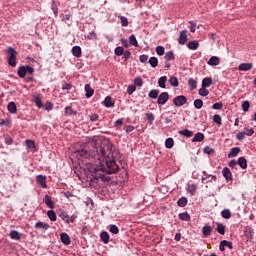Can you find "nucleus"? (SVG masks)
<instances>
[{
	"mask_svg": "<svg viewBox=\"0 0 256 256\" xmlns=\"http://www.w3.org/2000/svg\"><path fill=\"white\" fill-rule=\"evenodd\" d=\"M111 149L113 146L109 142H96L92 150L82 148L74 151L78 161L88 159L89 163L94 165L90 169V185L98 184L100 181L109 183L111 181L110 175H115L119 171V165H117Z\"/></svg>",
	"mask_w": 256,
	"mask_h": 256,
	"instance_id": "f257e3e1",
	"label": "nucleus"
},
{
	"mask_svg": "<svg viewBox=\"0 0 256 256\" xmlns=\"http://www.w3.org/2000/svg\"><path fill=\"white\" fill-rule=\"evenodd\" d=\"M172 103L175 105V107H183V105H187V98L185 95L176 96L172 100Z\"/></svg>",
	"mask_w": 256,
	"mask_h": 256,
	"instance_id": "f03ea898",
	"label": "nucleus"
},
{
	"mask_svg": "<svg viewBox=\"0 0 256 256\" xmlns=\"http://www.w3.org/2000/svg\"><path fill=\"white\" fill-rule=\"evenodd\" d=\"M222 175L227 183L233 181V173L231 172V169H229V167H224L222 169Z\"/></svg>",
	"mask_w": 256,
	"mask_h": 256,
	"instance_id": "7ed1b4c3",
	"label": "nucleus"
},
{
	"mask_svg": "<svg viewBox=\"0 0 256 256\" xmlns=\"http://www.w3.org/2000/svg\"><path fill=\"white\" fill-rule=\"evenodd\" d=\"M36 183L42 187V189H47V176L39 174L36 176Z\"/></svg>",
	"mask_w": 256,
	"mask_h": 256,
	"instance_id": "20e7f679",
	"label": "nucleus"
},
{
	"mask_svg": "<svg viewBox=\"0 0 256 256\" xmlns=\"http://www.w3.org/2000/svg\"><path fill=\"white\" fill-rule=\"evenodd\" d=\"M169 101V93L168 92H162L157 99L158 105H165Z\"/></svg>",
	"mask_w": 256,
	"mask_h": 256,
	"instance_id": "39448f33",
	"label": "nucleus"
},
{
	"mask_svg": "<svg viewBox=\"0 0 256 256\" xmlns=\"http://www.w3.org/2000/svg\"><path fill=\"white\" fill-rule=\"evenodd\" d=\"M202 183H211V181H217V176L213 174H207L206 171H203Z\"/></svg>",
	"mask_w": 256,
	"mask_h": 256,
	"instance_id": "423d86ee",
	"label": "nucleus"
},
{
	"mask_svg": "<svg viewBox=\"0 0 256 256\" xmlns=\"http://www.w3.org/2000/svg\"><path fill=\"white\" fill-rule=\"evenodd\" d=\"M188 39L189 38L187 37V30H182L180 32V36H179V39H178L179 45H185V43H187Z\"/></svg>",
	"mask_w": 256,
	"mask_h": 256,
	"instance_id": "0eeeda50",
	"label": "nucleus"
},
{
	"mask_svg": "<svg viewBox=\"0 0 256 256\" xmlns=\"http://www.w3.org/2000/svg\"><path fill=\"white\" fill-rule=\"evenodd\" d=\"M103 105L107 109H111V107H115V101H113V98L111 96H106L103 101Z\"/></svg>",
	"mask_w": 256,
	"mask_h": 256,
	"instance_id": "6e6552de",
	"label": "nucleus"
},
{
	"mask_svg": "<svg viewBox=\"0 0 256 256\" xmlns=\"http://www.w3.org/2000/svg\"><path fill=\"white\" fill-rule=\"evenodd\" d=\"M44 203L50 209H55V202H53V199L51 198V196L49 194H46L44 196Z\"/></svg>",
	"mask_w": 256,
	"mask_h": 256,
	"instance_id": "1a4fd4ad",
	"label": "nucleus"
},
{
	"mask_svg": "<svg viewBox=\"0 0 256 256\" xmlns=\"http://www.w3.org/2000/svg\"><path fill=\"white\" fill-rule=\"evenodd\" d=\"M84 90L86 92L85 97L87 99H91V96L94 95V93H95V90L93 88H91V84H85Z\"/></svg>",
	"mask_w": 256,
	"mask_h": 256,
	"instance_id": "9d476101",
	"label": "nucleus"
},
{
	"mask_svg": "<svg viewBox=\"0 0 256 256\" xmlns=\"http://www.w3.org/2000/svg\"><path fill=\"white\" fill-rule=\"evenodd\" d=\"M207 63L210 65V67H217V65L221 63V59L217 56H212Z\"/></svg>",
	"mask_w": 256,
	"mask_h": 256,
	"instance_id": "9b49d317",
	"label": "nucleus"
},
{
	"mask_svg": "<svg viewBox=\"0 0 256 256\" xmlns=\"http://www.w3.org/2000/svg\"><path fill=\"white\" fill-rule=\"evenodd\" d=\"M204 139H205V134L201 132H197L192 138V143H201V141H204Z\"/></svg>",
	"mask_w": 256,
	"mask_h": 256,
	"instance_id": "f8f14e48",
	"label": "nucleus"
},
{
	"mask_svg": "<svg viewBox=\"0 0 256 256\" xmlns=\"http://www.w3.org/2000/svg\"><path fill=\"white\" fill-rule=\"evenodd\" d=\"M253 69V63H241L238 66L239 71H251Z\"/></svg>",
	"mask_w": 256,
	"mask_h": 256,
	"instance_id": "ddd939ff",
	"label": "nucleus"
},
{
	"mask_svg": "<svg viewBox=\"0 0 256 256\" xmlns=\"http://www.w3.org/2000/svg\"><path fill=\"white\" fill-rule=\"evenodd\" d=\"M211 233H213V227H211L210 225L203 226L202 235H204V237H209Z\"/></svg>",
	"mask_w": 256,
	"mask_h": 256,
	"instance_id": "4468645a",
	"label": "nucleus"
},
{
	"mask_svg": "<svg viewBox=\"0 0 256 256\" xmlns=\"http://www.w3.org/2000/svg\"><path fill=\"white\" fill-rule=\"evenodd\" d=\"M100 239H101L102 243H104L105 245L109 244V241H110L109 232H107V231L101 232Z\"/></svg>",
	"mask_w": 256,
	"mask_h": 256,
	"instance_id": "2eb2a0df",
	"label": "nucleus"
},
{
	"mask_svg": "<svg viewBox=\"0 0 256 256\" xmlns=\"http://www.w3.org/2000/svg\"><path fill=\"white\" fill-rule=\"evenodd\" d=\"M34 227L36 229H42L43 231H47L50 226H49V224H47L45 222L38 221L35 223Z\"/></svg>",
	"mask_w": 256,
	"mask_h": 256,
	"instance_id": "dca6fc26",
	"label": "nucleus"
},
{
	"mask_svg": "<svg viewBox=\"0 0 256 256\" xmlns=\"http://www.w3.org/2000/svg\"><path fill=\"white\" fill-rule=\"evenodd\" d=\"M60 239H61V242L64 244V245H71V238L69 237V234L67 233H62L60 235Z\"/></svg>",
	"mask_w": 256,
	"mask_h": 256,
	"instance_id": "f3484780",
	"label": "nucleus"
},
{
	"mask_svg": "<svg viewBox=\"0 0 256 256\" xmlns=\"http://www.w3.org/2000/svg\"><path fill=\"white\" fill-rule=\"evenodd\" d=\"M211 85H213V78L212 77H206L202 80L201 86L203 88L207 89V87H211Z\"/></svg>",
	"mask_w": 256,
	"mask_h": 256,
	"instance_id": "a211bd4d",
	"label": "nucleus"
},
{
	"mask_svg": "<svg viewBox=\"0 0 256 256\" xmlns=\"http://www.w3.org/2000/svg\"><path fill=\"white\" fill-rule=\"evenodd\" d=\"M187 47L190 51H197V49H199V42L196 40L190 41L188 42Z\"/></svg>",
	"mask_w": 256,
	"mask_h": 256,
	"instance_id": "6ab92c4d",
	"label": "nucleus"
},
{
	"mask_svg": "<svg viewBox=\"0 0 256 256\" xmlns=\"http://www.w3.org/2000/svg\"><path fill=\"white\" fill-rule=\"evenodd\" d=\"M72 55L76 58L81 57L82 55V50L80 46H73L72 47Z\"/></svg>",
	"mask_w": 256,
	"mask_h": 256,
	"instance_id": "aec40b11",
	"label": "nucleus"
},
{
	"mask_svg": "<svg viewBox=\"0 0 256 256\" xmlns=\"http://www.w3.org/2000/svg\"><path fill=\"white\" fill-rule=\"evenodd\" d=\"M7 53L9 55L8 59H17V50H15V48H13L11 46L8 47Z\"/></svg>",
	"mask_w": 256,
	"mask_h": 256,
	"instance_id": "412c9836",
	"label": "nucleus"
},
{
	"mask_svg": "<svg viewBox=\"0 0 256 256\" xmlns=\"http://www.w3.org/2000/svg\"><path fill=\"white\" fill-rule=\"evenodd\" d=\"M7 109L9 113H12L13 115L17 113V105L15 104V102H9L7 105Z\"/></svg>",
	"mask_w": 256,
	"mask_h": 256,
	"instance_id": "4be33fe9",
	"label": "nucleus"
},
{
	"mask_svg": "<svg viewBox=\"0 0 256 256\" xmlns=\"http://www.w3.org/2000/svg\"><path fill=\"white\" fill-rule=\"evenodd\" d=\"M60 219L66 223V225H69V214L65 212V210H62L59 214Z\"/></svg>",
	"mask_w": 256,
	"mask_h": 256,
	"instance_id": "5701e85b",
	"label": "nucleus"
},
{
	"mask_svg": "<svg viewBox=\"0 0 256 256\" xmlns=\"http://www.w3.org/2000/svg\"><path fill=\"white\" fill-rule=\"evenodd\" d=\"M238 165L241 167V169H247V158L245 157H240L238 158Z\"/></svg>",
	"mask_w": 256,
	"mask_h": 256,
	"instance_id": "b1692460",
	"label": "nucleus"
},
{
	"mask_svg": "<svg viewBox=\"0 0 256 256\" xmlns=\"http://www.w3.org/2000/svg\"><path fill=\"white\" fill-rule=\"evenodd\" d=\"M10 237L14 240V241H20L21 240V234L19 233V231L17 230H12L10 232Z\"/></svg>",
	"mask_w": 256,
	"mask_h": 256,
	"instance_id": "393cba45",
	"label": "nucleus"
},
{
	"mask_svg": "<svg viewBox=\"0 0 256 256\" xmlns=\"http://www.w3.org/2000/svg\"><path fill=\"white\" fill-rule=\"evenodd\" d=\"M167 76H161L158 80V85L161 89H165L167 87Z\"/></svg>",
	"mask_w": 256,
	"mask_h": 256,
	"instance_id": "a878e982",
	"label": "nucleus"
},
{
	"mask_svg": "<svg viewBox=\"0 0 256 256\" xmlns=\"http://www.w3.org/2000/svg\"><path fill=\"white\" fill-rule=\"evenodd\" d=\"M241 152V148L239 147H234L231 149V151L228 153V157H237L239 153Z\"/></svg>",
	"mask_w": 256,
	"mask_h": 256,
	"instance_id": "bb28decb",
	"label": "nucleus"
},
{
	"mask_svg": "<svg viewBox=\"0 0 256 256\" xmlns=\"http://www.w3.org/2000/svg\"><path fill=\"white\" fill-rule=\"evenodd\" d=\"M181 221H191V215L188 212H182L178 215Z\"/></svg>",
	"mask_w": 256,
	"mask_h": 256,
	"instance_id": "cd10ccee",
	"label": "nucleus"
},
{
	"mask_svg": "<svg viewBox=\"0 0 256 256\" xmlns=\"http://www.w3.org/2000/svg\"><path fill=\"white\" fill-rule=\"evenodd\" d=\"M179 135H183L184 137H193V131L189 130V129H184V130H180L178 131Z\"/></svg>",
	"mask_w": 256,
	"mask_h": 256,
	"instance_id": "c85d7f7f",
	"label": "nucleus"
},
{
	"mask_svg": "<svg viewBox=\"0 0 256 256\" xmlns=\"http://www.w3.org/2000/svg\"><path fill=\"white\" fill-rule=\"evenodd\" d=\"M187 203H188V200H187V197H185V196H182V197L179 198V200L177 201L178 207H187Z\"/></svg>",
	"mask_w": 256,
	"mask_h": 256,
	"instance_id": "c756f323",
	"label": "nucleus"
},
{
	"mask_svg": "<svg viewBox=\"0 0 256 256\" xmlns=\"http://www.w3.org/2000/svg\"><path fill=\"white\" fill-rule=\"evenodd\" d=\"M188 85H189L190 91H194V89H197V81L193 78L188 79Z\"/></svg>",
	"mask_w": 256,
	"mask_h": 256,
	"instance_id": "7c9ffc66",
	"label": "nucleus"
},
{
	"mask_svg": "<svg viewBox=\"0 0 256 256\" xmlns=\"http://www.w3.org/2000/svg\"><path fill=\"white\" fill-rule=\"evenodd\" d=\"M18 76L20 77V79H25V76L27 75L26 71H25V66H20L17 70Z\"/></svg>",
	"mask_w": 256,
	"mask_h": 256,
	"instance_id": "2f4dec72",
	"label": "nucleus"
},
{
	"mask_svg": "<svg viewBox=\"0 0 256 256\" xmlns=\"http://www.w3.org/2000/svg\"><path fill=\"white\" fill-rule=\"evenodd\" d=\"M148 63L153 69H155V67L159 65V60L157 59V57H150Z\"/></svg>",
	"mask_w": 256,
	"mask_h": 256,
	"instance_id": "473e14b6",
	"label": "nucleus"
},
{
	"mask_svg": "<svg viewBox=\"0 0 256 256\" xmlns=\"http://www.w3.org/2000/svg\"><path fill=\"white\" fill-rule=\"evenodd\" d=\"M174 145H175V141L173 140V138H167L165 140V147H166V149H173Z\"/></svg>",
	"mask_w": 256,
	"mask_h": 256,
	"instance_id": "72a5a7b5",
	"label": "nucleus"
},
{
	"mask_svg": "<svg viewBox=\"0 0 256 256\" xmlns=\"http://www.w3.org/2000/svg\"><path fill=\"white\" fill-rule=\"evenodd\" d=\"M217 227H216V231L220 234V235H225V225H223V223H216Z\"/></svg>",
	"mask_w": 256,
	"mask_h": 256,
	"instance_id": "f704fd0d",
	"label": "nucleus"
},
{
	"mask_svg": "<svg viewBox=\"0 0 256 256\" xmlns=\"http://www.w3.org/2000/svg\"><path fill=\"white\" fill-rule=\"evenodd\" d=\"M169 83L171 87H179V79L175 76L170 77Z\"/></svg>",
	"mask_w": 256,
	"mask_h": 256,
	"instance_id": "c9c22d12",
	"label": "nucleus"
},
{
	"mask_svg": "<svg viewBox=\"0 0 256 256\" xmlns=\"http://www.w3.org/2000/svg\"><path fill=\"white\" fill-rule=\"evenodd\" d=\"M187 191H188V193H190V195H196V193H197V186L195 184H190L187 187Z\"/></svg>",
	"mask_w": 256,
	"mask_h": 256,
	"instance_id": "e433bc0d",
	"label": "nucleus"
},
{
	"mask_svg": "<svg viewBox=\"0 0 256 256\" xmlns=\"http://www.w3.org/2000/svg\"><path fill=\"white\" fill-rule=\"evenodd\" d=\"M164 59L166 61H174L175 60V53L173 51H168L165 56Z\"/></svg>",
	"mask_w": 256,
	"mask_h": 256,
	"instance_id": "4c0bfd02",
	"label": "nucleus"
},
{
	"mask_svg": "<svg viewBox=\"0 0 256 256\" xmlns=\"http://www.w3.org/2000/svg\"><path fill=\"white\" fill-rule=\"evenodd\" d=\"M47 216L50 221H57V214L54 212V210H48Z\"/></svg>",
	"mask_w": 256,
	"mask_h": 256,
	"instance_id": "58836bf2",
	"label": "nucleus"
},
{
	"mask_svg": "<svg viewBox=\"0 0 256 256\" xmlns=\"http://www.w3.org/2000/svg\"><path fill=\"white\" fill-rule=\"evenodd\" d=\"M129 41L130 45H133L134 47H139V42L137 41V37H135L134 34L130 35Z\"/></svg>",
	"mask_w": 256,
	"mask_h": 256,
	"instance_id": "ea45409f",
	"label": "nucleus"
},
{
	"mask_svg": "<svg viewBox=\"0 0 256 256\" xmlns=\"http://www.w3.org/2000/svg\"><path fill=\"white\" fill-rule=\"evenodd\" d=\"M51 9H52L55 17H57V15L59 14V8L57 7V2H55V0H52V2H51Z\"/></svg>",
	"mask_w": 256,
	"mask_h": 256,
	"instance_id": "a19ab883",
	"label": "nucleus"
},
{
	"mask_svg": "<svg viewBox=\"0 0 256 256\" xmlns=\"http://www.w3.org/2000/svg\"><path fill=\"white\" fill-rule=\"evenodd\" d=\"M221 215H222L223 219H231V210L224 209L221 211Z\"/></svg>",
	"mask_w": 256,
	"mask_h": 256,
	"instance_id": "79ce46f5",
	"label": "nucleus"
},
{
	"mask_svg": "<svg viewBox=\"0 0 256 256\" xmlns=\"http://www.w3.org/2000/svg\"><path fill=\"white\" fill-rule=\"evenodd\" d=\"M33 102L35 103L36 107H38V109L43 107V102L41 101L40 96H35Z\"/></svg>",
	"mask_w": 256,
	"mask_h": 256,
	"instance_id": "37998d69",
	"label": "nucleus"
},
{
	"mask_svg": "<svg viewBox=\"0 0 256 256\" xmlns=\"http://www.w3.org/2000/svg\"><path fill=\"white\" fill-rule=\"evenodd\" d=\"M148 97L150 99H157V97H159V90H155V89L151 90L148 94Z\"/></svg>",
	"mask_w": 256,
	"mask_h": 256,
	"instance_id": "c03bdc74",
	"label": "nucleus"
},
{
	"mask_svg": "<svg viewBox=\"0 0 256 256\" xmlns=\"http://www.w3.org/2000/svg\"><path fill=\"white\" fill-rule=\"evenodd\" d=\"M114 53L117 57H121L123 53H125V49H123L121 46H118L115 48Z\"/></svg>",
	"mask_w": 256,
	"mask_h": 256,
	"instance_id": "a18cd8bd",
	"label": "nucleus"
},
{
	"mask_svg": "<svg viewBox=\"0 0 256 256\" xmlns=\"http://www.w3.org/2000/svg\"><path fill=\"white\" fill-rule=\"evenodd\" d=\"M109 231L113 235H119V227H117V225H115V224L110 225V230Z\"/></svg>",
	"mask_w": 256,
	"mask_h": 256,
	"instance_id": "49530a36",
	"label": "nucleus"
},
{
	"mask_svg": "<svg viewBox=\"0 0 256 256\" xmlns=\"http://www.w3.org/2000/svg\"><path fill=\"white\" fill-rule=\"evenodd\" d=\"M203 153L206 155H213V153H215V149L211 148L210 146H205L203 148Z\"/></svg>",
	"mask_w": 256,
	"mask_h": 256,
	"instance_id": "de8ad7c7",
	"label": "nucleus"
},
{
	"mask_svg": "<svg viewBox=\"0 0 256 256\" xmlns=\"http://www.w3.org/2000/svg\"><path fill=\"white\" fill-rule=\"evenodd\" d=\"M194 107L195 109H203V100L201 99L194 100Z\"/></svg>",
	"mask_w": 256,
	"mask_h": 256,
	"instance_id": "09e8293b",
	"label": "nucleus"
},
{
	"mask_svg": "<svg viewBox=\"0 0 256 256\" xmlns=\"http://www.w3.org/2000/svg\"><path fill=\"white\" fill-rule=\"evenodd\" d=\"M198 95H200L201 97H207V95H209V90L202 87L198 90Z\"/></svg>",
	"mask_w": 256,
	"mask_h": 256,
	"instance_id": "8fccbe9b",
	"label": "nucleus"
},
{
	"mask_svg": "<svg viewBox=\"0 0 256 256\" xmlns=\"http://www.w3.org/2000/svg\"><path fill=\"white\" fill-rule=\"evenodd\" d=\"M121 21L122 27H127L129 25V20L125 16H118Z\"/></svg>",
	"mask_w": 256,
	"mask_h": 256,
	"instance_id": "3c124183",
	"label": "nucleus"
},
{
	"mask_svg": "<svg viewBox=\"0 0 256 256\" xmlns=\"http://www.w3.org/2000/svg\"><path fill=\"white\" fill-rule=\"evenodd\" d=\"M77 112L76 110H73V107L66 106L65 108V115H75Z\"/></svg>",
	"mask_w": 256,
	"mask_h": 256,
	"instance_id": "603ef678",
	"label": "nucleus"
},
{
	"mask_svg": "<svg viewBox=\"0 0 256 256\" xmlns=\"http://www.w3.org/2000/svg\"><path fill=\"white\" fill-rule=\"evenodd\" d=\"M213 121L214 123H216L217 125H223L222 119H221V115L219 114H215L213 116Z\"/></svg>",
	"mask_w": 256,
	"mask_h": 256,
	"instance_id": "864d4df0",
	"label": "nucleus"
},
{
	"mask_svg": "<svg viewBox=\"0 0 256 256\" xmlns=\"http://www.w3.org/2000/svg\"><path fill=\"white\" fill-rule=\"evenodd\" d=\"M146 117L149 125H153V122L155 121V115H153V113H146Z\"/></svg>",
	"mask_w": 256,
	"mask_h": 256,
	"instance_id": "5fc2aeb1",
	"label": "nucleus"
},
{
	"mask_svg": "<svg viewBox=\"0 0 256 256\" xmlns=\"http://www.w3.org/2000/svg\"><path fill=\"white\" fill-rule=\"evenodd\" d=\"M250 107H251V103H249V101L246 100L242 103V110L244 111V113H247Z\"/></svg>",
	"mask_w": 256,
	"mask_h": 256,
	"instance_id": "6e6d98bb",
	"label": "nucleus"
},
{
	"mask_svg": "<svg viewBox=\"0 0 256 256\" xmlns=\"http://www.w3.org/2000/svg\"><path fill=\"white\" fill-rule=\"evenodd\" d=\"M156 53H157V55H159V57L165 55V47L157 46L156 47Z\"/></svg>",
	"mask_w": 256,
	"mask_h": 256,
	"instance_id": "4d7b16f0",
	"label": "nucleus"
},
{
	"mask_svg": "<svg viewBox=\"0 0 256 256\" xmlns=\"http://www.w3.org/2000/svg\"><path fill=\"white\" fill-rule=\"evenodd\" d=\"M134 85L135 87H143V79H141V77H136L134 79Z\"/></svg>",
	"mask_w": 256,
	"mask_h": 256,
	"instance_id": "13d9d810",
	"label": "nucleus"
},
{
	"mask_svg": "<svg viewBox=\"0 0 256 256\" xmlns=\"http://www.w3.org/2000/svg\"><path fill=\"white\" fill-rule=\"evenodd\" d=\"M24 69L26 71V74L28 73V75H33L35 73V68H33L32 66L26 65L24 66Z\"/></svg>",
	"mask_w": 256,
	"mask_h": 256,
	"instance_id": "bf43d9fd",
	"label": "nucleus"
},
{
	"mask_svg": "<svg viewBox=\"0 0 256 256\" xmlns=\"http://www.w3.org/2000/svg\"><path fill=\"white\" fill-rule=\"evenodd\" d=\"M212 109H215L216 111H221L223 109V103L222 102H216L212 105Z\"/></svg>",
	"mask_w": 256,
	"mask_h": 256,
	"instance_id": "052dcab7",
	"label": "nucleus"
},
{
	"mask_svg": "<svg viewBox=\"0 0 256 256\" xmlns=\"http://www.w3.org/2000/svg\"><path fill=\"white\" fill-rule=\"evenodd\" d=\"M134 91H137V86H135V85H129V86L127 87V93H128V95H131Z\"/></svg>",
	"mask_w": 256,
	"mask_h": 256,
	"instance_id": "680f3d73",
	"label": "nucleus"
},
{
	"mask_svg": "<svg viewBox=\"0 0 256 256\" xmlns=\"http://www.w3.org/2000/svg\"><path fill=\"white\" fill-rule=\"evenodd\" d=\"M45 111H52L53 110V102H49V101H47L46 103H45Z\"/></svg>",
	"mask_w": 256,
	"mask_h": 256,
	"instance_id": "e2e57ef3",
	"label": "nucleus"
},
{
	"mask_svg": "<svg viewBox=\"0 0 256 256\" xmlns=\"http://www.w3.org/2000/svg\"><path fill=\"white\" fill-rule=\"evenodd\" d=\"M25 143H26V146L28 147V149H31V147H35V141H33V140L27 139L25 141Z\"/></svg>",
	"mask_w": 256,
	"mask_h": 256,
	"instance_id": "0e129e2a",
	"label": "nucleus"
},
{
	"mask_svg": "<svg viewBox=\"0 0 256 256\" xmlns=\"http://www.w3.org/2000/svg\"><path fill=\"white\" fill-rule=\"evenodd\" d=\"M87 39H90V40L97 39V33H95V31L89 32V34L87 35Z\"/></svg>",
	"mask_w": 256,
	"mask_h": 256,
	"instance_id": "69168bd1",
	"label": "nucleus"
},
{
	"mask_svg": "<svg viewBox=\"0 0 256 256\" xmlns=\"http://www.w3.org/2000/svg\"><path fill=\"white\" fill-rule=\"evenodd\" d=\"M4 141L7 145H13V138L9 135L5 136Z\"/></svg>",
	"mask_w": 256,
	"mask_h": 256,
	"instance_id": "338daca9",
	"label": "nucleus"
},
{
	"mask_svg": "<svg viewBox=\"0 0 256 256\" xmlns=\"http://www.w3.org/2000/svg\"><path fill=\"white\" fill-rule=\"evenodd\" d=\"M122 55H123L125 61H129V58L131 57V51L126 50V51H124V53Z\"/></svg>",
	"mask_w": 256,
	"mask_h": 256,
	"instance_id": "774afa93",
	"label": "nucleus"
}]
</instances>
